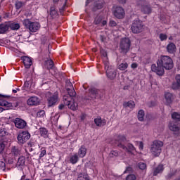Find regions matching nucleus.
<instances>
[{
  "label": "nucleus",
  "mask_w": 180,
  "mask_h": 180,
  "mask_svg": "<svg viewBox=\"0 0 180 180\" xmlns=\"http://www.w3.org/2000/svg\"><path fill=\"white\" fill-rule=\"evenodd\" d=\"M164 68L165 70H172V68H174L172 58L169 56H163L161 57L160 60L157 61V65L153 64L151 65L152 71L160 77L164 75Z\"/></svg>",
  "instance_id": "obj_1"
},
{
  "label": "nucleus",
  "mask_w": 180,
  "mask_h": 180,
  "mask_svg": "<svg viewBox=\"0 0 180 180\" xmlns=\"http://www.w3.org/2000/svg\"><path fill=\"white\" fill-rule=\"evenodd\" d=\"M66 91L68 94L63 97L64 105H66V106H68L69 109H71V110H77V109H78V103H75L74 101V98L76 96L77 93L74 89L72 83L70 82L66 83Z\"/></svg>",
  "instance_id": "obj_2"
},
{
  "label": "nucleus",
  "mask_w": 180,
  "mask_h": 180,
  "mask_svg": "<svg viewBox=\"0 0 180 180\" xmlns=\"http://www.w3.org/2000/svg\"><path fill=\"white\" fill-rule=\"evenodd\" d=\"M126 142V137L124 135H118L115 137V141L114 146H117V147H120V148H122L124 151H128V153H131V151H134L136 148L133 146V144L128 143L127 147L124 146L123 143Z\"/></svg>",
  "instance_id": "obj_3"
},
{
  "label": "nucleus",
  "mask_w": 180,
  "mask_h": 180,
  "mask_svg": "<svg viewBox=\"0 0 180 180\" xmlns=\"http://www.w3.org/2000/svg\"><path fill=\"white\" fill-rule=\"evenodd\" d=\"M164 146V142L158 140L153 141L150 146V153L154 157H159L162 150Z\"/></svg>",
  "instance_id": "obj_4"
},
{
  "label": "nucleus",
  "mask_w": 180,
  "mask_h": 180,
  "mask_svg": "<svg viewBox=\"0 0 180 180\" xmlns=\"http://www.w3.org/2000/svg\"><path fill=\"white\" fill-rule=\"evenodd\" d=\"M22 23L26 27V29H29L30 32L32 33H36L39 29H40V23L38 22H32L29 19H25L22 21Z\"/></svg>",
  "instance_id": "obj_5"
},
{
  "label": "nucleus",
  "mask_w": 180,
  "mask_h": 180,
  "mask_svg": "<svg viewBox=\"0 0 180 180\" xmlns=\"http://www.w3.org/2000/svg\"><path fill=\"white\" fill-rule=\"evenodd\" d=\"M130 46H131V41L129 38H122L120 44V51L122 54H127L130 50Z\"/></svg>",
  "instance_id": "obj_6"
},
{
  "label": "nucleus",
  "mask_w": 180,
  "mask_h": 180,
  "mask_svg": "<svg viewBox=\"0 0 180 180\" xmlns=\"http://www.w3.org/2000/svg\"><path fill=\"white\" fill-rule=\"evenodd\" d=\"M136 5L141 7V11L146 15L151 13V7L146 0H137Z\"/></svg>",
  "instance_id": "obj_7"
},
{
  "label": "nucleus",
  "mask_w": 180,
  "mask_h": 180,
  "mask_svg": "<svg viewBox=\"0 0 180 180\" xmlns=\"http://www.w3.org/2000/svg\"><path fill=\"white\" fill-rule=\"evenodd\" d=\"M131 30L132 33H134L135 34L141 33V32H143V23L139 19L134 20L131 25Z\"/></svg>",
  "instance_id": "obj_8"
},
{
  "label": "nucleus",
  "mask_w": 180,
  "mask_h": 180,
  "mask_svg": "<svg viewBox=\"0 0 180 180\" xmlns=\"http://www.w3.org/2000/svg\"><path fill=\"white\" fill-rule=\"evenodd\" d=\"M17 139L18 143L20 144H25V143H26V141L30 139V134L27 131H22L18 134Z\"/></svg>",
  "instance_id": "obj_9"
},
{
  "label": "nucleus",
  "mask_w": 180,
  "mask_h": 180,
  "mask_svg": "<svg viewBox=\"0 0 180 180\" xmlns=\"http://www.w3.org/2000/svg\"><path fill=\"white\" fill-rule=\"evenodd\" d=\"M113 15L117 19H123L125 15L124 10L120 6L116 7L113 11Z\"/></svg>",
  "instance_id": "obj_10"
},
{
  "label": "nucleus",
  "mask_w": 180,
  "mask_h": 180,
  "mask_svg": "<svg viewBox=\"0 0 180 180\" xmlns=\"http://www.w3.org/2000/svg\"><path fill=\"white\" fill-rule=\"evenodd\" d=\"M58 102V93L55 92L52 96L48 98V106L51 108Z\"/></svg>",
  "instance_id": "obj_11"
},
{
  "label": "nucleus",
  "mask_w": 180,
  "mask_h": 180,
  "mask_svg": "<svg viewBox=\"0 0 180 180\" xmlns=\"http://www.w3.org/2000/svg\"><path fill=\"white\" fill-rule=\"evenodd\" d=\"M39 103L40 98L36 96L30 97L27 101V104L29 105V106H37Z\"/></svg>",
  "instance_id": "obj_12"
},
{
  "label": "nucleus",
  "mask_w": 180,
  "mask_h": 180,
  "mask_svg": "<svg viewBox=\"0 0 180 180\" xmlns=\"http://www.w3.org/2000/svg\"><path fill=\"white\" fill-rule=\"evenodd\" d=\"M14 124L17 129H25V127L27 126V123L26 122V121L20 118H15L14 120Z\"/></svg>",
  "instance_id": "obj_13"
},
{
  "label": "nucleus",
  "mask_w": 180,
  "mask_h": 180,
  "mask_svg": "<svg viewBox=\"0 0 180 180\" xmlns=\"http://www.w3.org/2000/svg\"><path fill=\"white\" fill-rule=\"evenodd\" d=\"M22 61L23 62V64L26 68H30L32 67V64H33V62L32 61V58L29 56H22L21 58Z\"/></svg>",
  "instance_id": "obj_14"
},
{
  "label": "nucleus",
  "mask_w": 180,
  "mask_h": 180,
  "mask_svg": "<svg viewBox=\"0 0 180 180\" xmlns=\"http://www.w3.org/2000/svg\"><path fill=\"white\" fill-rule=\"evenodd\" d=\"M0 106H3L4 109H13L12 103H9L4 99H0Z\"/></svg>",
  "instance_id": "obj_15"
},
{
  "label": "nucleus",
  "mask_w": 180,
  "mask_h": 180,
  "mask_svg": "<svg viewBox=\"0 0 180 180\" xmlns=\"http://www.w3.org/2000/svg\"><path fill=\"white\" fill-rule=\"evenodd\" d=\"M167 51L169 54H174L176 51V46L175 44L170 42L167 46Z\"/></svg>",
  "instance_id": "obj_16"
},
{
  "label": "nucleus",
  "mask_w": 180,
  "mask_h": 180,
  "mask_svg": "<svg viewBox=\"0 0 180 180\" xmlns=\"http://www.w3.org/2000/svg\"><path fill=\"white\" fill-rule=\"evenodd\" d=\"M94 123L98 127H102L106 124V120H102L101 117L94 119Z\"/></svg>",
  "instance_id": "obj_17"
},
{
  "label": "nucleus",
  "mask_w": 180,
  "mask_h": 180,
  "mask_svg": "<svg viewBox=\"0 0 180 180\" xmlns=\"http://www.w3.org/2000/svg\"><path fill=\"white\" fill-rule=\"evenodd\" d=\"M77 155L79 158H84L86 155V148L85 146H82L79 148Z\"/></svg>",
  "instance_id": "obj_18"
},
{
  "label": "nucleus",
  "mask_w": 180,
  "mask_h": 180,
  "mask_svg": "<svg viewBox=\"0 0 180 180\" xmlns=\"http://www.w3.org/2000/svg\"><path fill=\"white\" fill-rule=\"evenodd\" d=\"M165 99L166 101V105H171L172 103V101H174V96L171 93H165Z\"/></svg>",
  "instance_id": "obj_19"
},
{
  "label": "nucleus",
  "mask_w": 180,
  "mask_h": 180,
  "mask_svg": "<svg viewBox=\"0 0 180 180\" xmlns=\"http://www.w3.org/2000/svg\"><path fill=\"white\" fill-rule=\"evenodd\" d=\"M116 71L112 68H110V70L106 71V75L109 79L113 80L116 78Z\"/></svg>",
  "instance_id": "obj_20"
},
{
  "label": "nucleus",
  "mask_w": 180,
  "mask_h": 180,
  "mask_svg": "<svg viewBox=\"0 0 180 180\" xmlns=\"http://www.w3.org/2000/svg\"><path fill=\"white\" fill-rule=\"evenodd\" d=\"M9 30L8 23L0 24V34H5Z\"/></svg>",
  "instance_id": "obj_21"
},
{
  "label": "nucleus",
  "mask_w": 180,
  "mask_h": 180,
  "mask_svg": "<svg viewBox=\"0 0 180 180\" xmlns=\"http://www.w3.org/2000/svg\"><path fill=\"white\" fill-rule=\"evenodd\" d=\"M69 161L70 164H77V162L79 161V156H78V153H75L74 155H70Z\"/></svg>",
  "instance_id": "obj_22"
},
{
  "label": "nucleus",
  "mask_w": 180,
  "mask_h": 180,
  "mask_svg": "<svg viewBox=\"0 0 180 180\" xmlns=\"http://www.w3.org/2000/svg\"><path fill=\"white\" fill-rule=\"evenodd\" d=\"M21 149L19 146H12L11 148V154L14 157H18V155H20Z\"/></svg>",
  "instance_id": "obj_23"
},
{
  "label": "nucleus",
  "mask_w": 180,
  "mask_h": 180,
  "mask_svg": "<svg viewBox=\"0 0 180 180\" xmlns=\"http://www.w3.org/2000/svg\"><path fill=\"white\" fill-rule=\"evenodd\" d=\"M8 29L13 31L19 30L20 29V24L18 22H10L8 23Z\"/></svg>",
  "instance_id": "obj_24"
},
{
  "label": "nucleus",
  "mask_w": 180,
  "mask_h": 180,
  "mask_svg": "<svg viewBox=\"0 0 180 180\" xmlns=\"http://www.w3.org/2000/svg\"><path fill=\"white\" fill-rule=\"evenodd\" d=\"M172 89H179L180 88V75L176 76V82L172 84Z\"/></svg>",
  "instance_id": "obj_25"
},
{
  "label": "nucleus",
  "mask_w": 180,
  "mask_h": 180,
  "mask_svg": "<svg viewBox=\"0 0 180 180\" xmlns=\"http://www.w3.org/2000/svg\"><path fill=\"white\" fill-rule=\"evenodd\" d=\"M39 131L41 137H44V139H47V137H49V130H47V129L41 127L39 128Z\"/></svg>",
  "instance_id": "obj_26"
},
{
  "label": "nucleus",
  "mask_w": 180,
  "mask_h": 180,
  "mask_svg": "<svg viewBox=\"0 0 180 180\" xmlns=\"http://www.w3.org/2000/svg\"><path fill=\"white\" fill-rule=\"evenodd\" d=\"M164 171V165H159L153 171L154 176H157L158 174H161Z\"/></svg>",
  "instance_id": "obj_27"
},
{
  "label": "nucleus",
  "mask_w": 180,
  "mask_h": 180,
  "mask_svg": "<svg viewBox=\"0 0 180 180\" xmlns=\"http://www.w3.org/2000/svg\"><path fill=\"white\" fill-rule=\"evenodd\" d=\"M169 129L172 131H179V127L178 125L175 124L174 122H170L169 123Z\"/></svg>",
  "instance_id": "obj_28"
},
{
  "label": "nucleus",
  "mask_w": 180,
  "mask_h": 180,
  "mask_svg": "<svg viewBox=\"0 0 180 180\" xmlns=\"http://www.w3.org/2000/svg\"><path fill=\"white\" fill-rule=\"evenodd\" d=\"M26 162V158L25 156H20L18 158V160L17 162V165L18 167H23Z\"/></svg>",
  "instance_id": "obj_29"
},
{
  "label": "nucleus",
  "mask_w": 180,
  "mask_h": 180,
  "mask_svg": "<svg viewBox=\"0 0 180 180\" xmlns=\"http://www.w3.org/2000/svg\"><path fill=\"white\" fill-rule=\"evenodd\" d=\"M172 119L175 122H180V112H174L172 113Z\"/></svg>",
  "instance_id": "obj_30"
},
{
  "label": "nucleus",
  "mask_w": 180,
  "mask_h": 180,
  "mask_svg": "<svg viewBox=\"0 0 180 180\" xmlns=\"http://www.w3.org/2000/svg\"><path fill=\"white\" fill-rule=\"evenodd\" d=\"M124 106H125V108L128 107V108H130L131 109H133V108L136 106V104L134 103V101H129L127 103H124Z\"/></svg>",
  "instance_id": "obj_31"
},
{
  "label": "nucleus",
  "mask_w": 180,
  "mask_h": 180,
  "mask_svg": "<svg viewBox=\"0 0 180 180\" xmlns=\"http://www.w3.org/2000/svg\"><path fill=\"white\" fill-rule=\"evenodd\" d=\"M144 110H140L138 112V120H139V122H143V120H144Z\"/></svg>",
  "instance_id": "obj_32"
},
{
  "label": "nucleus",
  "mask_w": 180,
  "mask_h": 180,
  "mask_svg": "<svg viewBox=\"0 0 180 180\" xmlns=\"http://www.w3.org/2000/svg\"><path fill=\"white\" fill-rule=\"evenodd\" d=\"M46 65L48 70H51L54 67V62H53V60L49 59L46 61Z\"/></svg>",
  "instance_id": "obj_33"
},
{
  "label": "nucleus",
  "mask_w": 180,
  "mask_h": 180,
  "mask_svg": "<svg viewBox=\"0 0 180 180\" xmlns=\"http://www.w3.org/2000/svg\"><path fill=\"white\" fill-rule=\"evenodd\" d=\"M77 180H89V176L85 174H79Z\"/></svg>",
  "instance_id": "obj_34"
},
{
  "label": "nucleus",
  "mask_w": 180,
  "mask_h": 180,
  "mask_svg": "<svg viewBox=\"0 0 180 180\" xmlns=\"http://www.w3.org/2000/svg\"><path fill=\"white\" fill-rule=\"evenodd\" d=\"M94 6L95 8H97V9H102V8H103V0L96 1L94 4Z\"/></svg>",
  "instance_id": "obj_35"
},
{
  "label": "nucleus",
  "mask_w": 180,
  "mask_h": 180,
  "mask_svg": "<svg viewBox=\"0 0 180 180\" xmlns=\"http://www.w3.org/2000/svg\"><path fill=\"white\" fill-rule=\"evenodd\" d=\"M129 67V65L127 63H121L118 68L120 70V71H124V70H127V68Z\"/></svg>",
  "instance_id": "obj_36"
},
{
  "label": "nucleus",
  "mask_w": 180,
  "mask_h": 180,
  "mask_svg": "<svg viewBox=\"0 0 180 180\" xmlns=\"http://www.w3.org/2000/svg\"><path fill=\"white\" fill-rule=\"evenodd\" d=\"M138 167L139 169H141L142 171L147 169V165L145 162H140L138 163Z\"/></svg>",
  "instance_id": "obj_37"
},
{
  "label": "nucleus",
  "mask_w": 180,
  "mask_h": 180,
  "mask_svg": "<svg viewBox=\"0 0 180 180\" xmlns=\"http://www.w3.org/2000/svg\"><path fill=\"white\" fill-rule=\"evenodd\" d=\"M89 92L90 94H91V95H94V96H96V95H98V94L99 93V90L95 89V87H91L89 89Z\"/></svg>",
  "instance_id": "obj_38"
},
{
  "label": "nucleus",
  "mask_w": 180,
  "mask_h": 180,
  "mask_svg": "<svg viewBox=\"0 0 180 180\" xmlns=\"http://www.w3.org/2000/svg\"><path fill=\"white\" fill-rule=\"evenodd\" d=\"M50 15L52 18H56L57 15H58V13H57V11H56L54 8L51 7L50 10Z\"/></svg>",
  "instance_id": "obj_39"
},
{
  "label": "nucleus",
  "mask_w": 180,
  "mask_h": 180,
  "mask_svg": "<svg viewBox=\"0 0 180 180\" xmlns=\"http://www.w3.org/2000/svg\"><path fill=\"white\" fill-rule=\"evenodd\" d=\"M118 155L119 152H117V150H111L109 154V157H110V158H115V157H117Z\"/></svg>",
  "instance_id": "obj_40"
},
{
  "label": "nucleus",
  "mask_w": 180,
  "mask_h": 180,
  "mask_svg": "<svg viewBox=\"0 0 180 180\" xmlns=\"http://www.w3.org/2000/svg\"><path fill=\"white\" fill-rule=\"evenodd\" d=\"M159 39H160V41H164L167 40V39H168V36H167V34L160 33L159 34Z\"/></svg>",
  "instance_id": "obj_41"
},
{
  "label": "nucleus",
  "mask_w": 180,
  "mask_h": 180,
  "mask_svg": "<svg viewBox=\"0 0 180 180\" xmlns=\"http://www.w3.org/2000/svg\"><path fill=\"white\" fill-rule=\"evenodd\" d=\"M5 136H8V131H6V129H0V137H5Z\"/></svg>",
  "instance_id": "obj_42"
},
{
  "label": "nucleus",
  "mask_w": 180,
  "mask_h": 180,
  "mask_svg": "<svg viewBox=\"0 0 180 180\" xmlns=\"http://www.w3.org/2000/svg\"><path fill=\"white\" fill-rule=\"evenodd\" d=\"M15 9L19 10L20 9V8H22V6H23L24 4L22 1H18L15 2Z\"/></svg>",
  "instance_id": "obj_43"
},
{
  "label": "nucleus",
  "mask_w": 180,
  "mask_h": 180,
  "mask_svg": "<svg viewBox=\"0 0 180 180\" xmlns=\"http://www.w3.org/2000/svg\"><path fill=\"white\" fill-rule=\"evenodd\" d=\"M46 154V148H41V153L39 154V158H43Z\"/></svg>",
  "instance_id": "obj_44"
},
{
  "label": "nucleus",
  "mask_w": 180,
  "mask_h": 180,
  "mask_svg": "<svg viewBox=\"0 0 180 180\" xmlns=\"http://www.w3.org/2000/svg\"><path fill=\"white\" fill-rule=\"evenodd\" d=\"M37 117H44L46 116V112L44 110H40L37 113Z\"/></svg>",
  "instance_id": "obj_45"
},
{
  "label": "nucleus",
  "mask_w": 180,
  "mask_h": 180,
  "mask_svg": "<svg viewBox=\"0 0 180 180\" xmlns=\"http://www.w3.org/2000/svg\"><path fill=\"white\" fill-rule=\"evenodd\" d=\"M136 179H137V178L136 177V175H134V174H129L126 177V180H136Z\"/></svg>",
  "instance_id": "obj_46"
},
{
  "label": "nucleus",
  "mask_w": 180,
  "mask_h": 180,
  "mask_svg": "<svg viewBox=\"0 0 180 180\" xmlns=\"http://www.w3.org/2000/svg\"><path fill=\"white\" fill-rule=\"evenodd\" d=\"M105 70L106 71H109L112 67L109 66V61L105 60L104 61Z\"/></svg>",
  "instance_id": "obj_47"
},
{
  "label": "nucleus",
  "mask_w": 180,
  "mask_h": 180,
  "mask_svg": "<svg viewBox=\"0 0 180 180\" xmlns=\"http://www.w3.org/2000/svg\"><path fill=\"white\" fill-rule=\"evenodd\" d=\"M6 168V165L5 164V162H0V169H1V171H5Z\"/></svg>",
  "instance_id": "obj_48"
},
{
  "label": "nucleus",
  "mask_w": 180,
  "mask_h": 180,
  "mask_svg": "<svg viewBox=\"0 0 180 180\" xmlns=\"http://www.w3.org/2000/svg\"><path fill=\"white\" fill-rule=\"evenodd\" d=\"M101 22H102V18H101V17L96 18V19L94 20L95 25H99V23H101Z\"/></svg>",
  "instance_id": "obj_49"
},
{
  "label": "nucleus",
  "mask_w": 180,
  "mask_h": 180,
  "mask_svg": "<svg viewBox=\"0 0 180 180\" xmlns=\"http://www.w3.org/2000/svg\"><path fill=\"white\" fill-rule=\"evenodd\" d=\"M117 25V23L115 22V20H110L109 22V26H110L111 27H115V26H116Z\"/></svg>",
  "instance_id": "obj_50"
},
{
  "label": "nucleus",
  "mask_w": 180,
  "mask_h": 180,
  "mask_svg": "<svg viewBox=\"0 0 180 180\" xmlns=\"http://www.w3.org/2000/svg\"><path fill=\"white\" fill-rule=\"evenodd\" d=\"M4 150H5V145L4 143H0V154L4 153Z\"/></svg>",
  "instance_id": "obj_51"
},
{
  "label": "nucleus",
  "mask_w": 180,
  "mask_h": 180,
  "mask_svg": "<svg viewBox=\"0 0 180 180\" xmlns=\"http://www.w3.org/2000/svg\"><path fill=\"white\" fill-rule=\"evenodd\" d=\"M139 150H143V148H144V144L143 142H139Z\"/></svg>",
  "instance_id": "obj_52"
},
{
  "label": "nucleus",
  "mask_w": 180,
  "mask_h": 180,
  "mask_svg": "<svg viewBox=\"0 0 180 180\" xmlns=\"http://www.w3.org/2000/svg\"><path fill=\"white\" fill-rule=\"evenodd\" d=\"M55 120V123H57V122H58V116L55 115L54 117H53V118L51 119L52 122H53V120Z\"/></svg>",
  "instance_id": "obj_53"
},
{
  "label": "nucleus",
  "mask_w": 180,
  "mask_h": 180,
  "mask_svg": "<svg viewBox=\"0 0 180 180\" xmlns=\"http://www.w3.org/2000/svg\"><path fill=\"white\" fill-rule=\"evenodd\" d=\"M131 68H133V69L137 68L138 65H137V63H132V64L131 65Z\"/></svg>",
  "instance_id": "obj_54"
},
{
  "label": "nucleus",
  "mask_w": 180,
  "mask_h": 180,
  "mask_svg": "<svg viewBox=\"0 0 180 180\" xmlns=\"http://www.w3.org/2000/svg\"><path fill=\"white\" fill-rule=\"evenodd\" d=\"M58 109H59L60 110H63V109H64V104H60V105H59Z\"/></svg>",
  "instance_id": "obj_55"
},
{
  "label": "nucleus",
  "mask_w": 180,
  "mask_h": 180,
  "mask_svg": "<svg viewBox=\"0 0 180 180\" xmlns=\"http://www.w3.org/2000/svg\"><path fill=\"white\" fill-rule=\"evenodd\" d=\"M101 25L102 26H106V25H108V21L106 20L102 21Z\"/></svg>",
  "instance_id": "obj_56"
},
{
  "label": "nucleus",
  "mask_w": 180,
  "mask_h": 180,
  "mask_svg": "<svg viewBox=\"0 0 180 180\" xmlns=\"http://www.w3.org/2000/svg\"><path fill=\"white\" fill-rule=\"evenodd\" d=\"M128 171H131V167H127L126 170L124 172V174H127Z\"/></svg>",
  "instance_id": "obj_57"
},
{
  "label": "nucleus",
  "mask_w": 180,
  "mask_h": 180,
  "mask_svg": "<svg viewBox=\"0 0 180 180\" xmlns=\"http://www.w3.org/2000/svg\"><path fill=\"white\" fill-rule=\"evenodd\" d=\"M67 4V0H65V4L63 6L62 8L60 9V11H64L65 8V5Z\"/></svg>",
  "instance_id": "obj_58"
},
{
  "label": "nucleus",
  "mask_w": 180,
  "mask_h": 180,
  "mask_svg": "<svg viewBox=\"0 0 180 180\" xmlns=\"http://www.w3.org/2000/svg\"><path fill=\"white\" fill-rule=\"evenodd\" d=\"M4 110H9V109H5V107H4V108L0 107V112H4Z\"/></svg>",
  "instance_id": "obj_59"
},
{
  "label": "nucleus",
  "mask_w": 180,
  "mask_h": 180,
  "mask_svg": "<svg viewBox=\"0 0 180 180\" xmlns=\"http://www.w3.org/2000/svg\"><path fill=\"white\" fill-rule=\"evenodd\" d=\"M24 86H27V88H29V82H25L24 84Z\"/></svg>",
  "instance_id": "obj_60"
},
{
  "label": "nucleus",
  "mask_w": 180,
  "mask_h": 180,
  "mask_svg": "<svg viewBox=\"0 0 180 180\" xmlns=\"http://www.w3.org/2000/svg\"><path fill=\"white\" fill-rule=\"evenodd\" d=\"M120 4H125L126 3V0H118Z\"/></svg>",
  "instance_id": "obj_61"
},
{
  "label": "nucleus",
  "mask_w": 180,
  "mask_h": 180,
  "mask_svg": "<svg viewBox=\"0 0 180 180\" xmlns=\"http://www.w3.org/2000/svg\"><path fill=\"white\" fill-rule=\"evenodd\" d=\"M90 2H91V0H86V6H87V5H89Z\"/></svg>",
  "instance_id": "obj_62"
},
{
  "label": "nucleus",
  "mask_w": 180,
  "mask_h": 180,
  "mask_svg": "<svg viewBox=\"0 0 180 180\" xmlns=\"http://www.w3.org/2000/svg\"><path fill=\"white\" fill-rule=\"evenodd\" d=\"M28 151H30V153H32V151H33V148H28Z\"/></svg>",
  "instance_id": "obj_63"
},
{
  "label": "nucleus",
  "mask_w": 180,
  "mask_h": 180,
  "mask_svg": "<svg viewBox=\"0 0 180 180\" xmlns=\"http://www.w3.org/2000/svg\"><path fill=\"white\" fill-rule=\"evenodd\" d=\"M13 94H16V92H18V90L13 89Z\"/></svg>",
  "instance_id": "obj_64"
}]
</instances>
